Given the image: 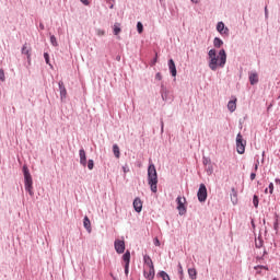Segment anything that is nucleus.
Segmentation results:
<instances>
[{
  "label": "nucleus",
  "mask_w": 280,
  "mask_h": 280,
  "mask_svg": "<svg viewBox=\"0 0 280 280\" xmlns=\"http://www.w3.org/2000/svg\"><path fill=\"white\" fill-rule=\"evenodd\" d=\"M208 56L211 71H218L219 67L223 69L224 65H226V51L224 49H221L219 55L215 52V49H210Z\"/></svg>",
  "instance_id": "obj_1"
},
{
  "label": "nucleus",
  "mask_w": 280,
  "mask_h": 280,
  "mask_svg": "<svg viewBox=\"0 0 280 280\" xmlns=\"http://www.w3.org/2000/svg\"><path fill=\"white\" fill-rule=\"evenodd\" d=\"M148 180L151 187V191H153V194H156V185H159V175L156 174V166H154V164H150L148 167Z\"/></svg>",
  "instance_id": "obj_2"
},
{
  "label": "nucleus",
  "mask_w": 280,
  "mask_h": 280,
  "mask_svg": "<svg viewBox=\"0 0 280 280\" xmlns=\"http://www.w3.org/2000/svg\"><path fill=\"white\" fill-rule=\"evenodd\" d=\"M23 172L25 190L30 194V196H34V182L32 180V174H30V168H27V166H23Z\"/></svg>",
  "instance_id": "obj_3"
},
{
  "label": "nucleus",
  "mask_w": 280,
  "mask_h": 280,
  "mask_svg": "<svg viewBox=\"0 0 280 280\" xmlns=\"http://www.w3.org/2000/svg\"><path fill=\"white\" fill-rule=\"evenodd\" d=\"M236 152H238V154H244V152H246V141L242 137V133L236 136Z\"/></svg>",
  "instance_id": "obj_4"
},
{
  "label": "nucleus",
  "mask_w": 280,
  "mask_h": 280,
  "mask_svg": "<svg viewBox=\"0 0 280 280\" xmlns=\"http://www.w3.org/2000/svg\"><path fill=\"white\" fill-rule=\"evenodd\" d=\"M177 211H179V215H185L187 213V208L185 207V202H187V199L185 197H177Z\"/></svg>",
  "instance_id": "obj_5"
},
{
  "label": "nucleus",
  "mask_w": 280,
  "mask_h": 280,
  "mask_svg": "<svg viewBox=\"0 0 280 280\" xmlns=\"http://www.w3.org/2000/svg\"><path fill=\"white\" fill-rule=\"evenodd\" d=\"M197 197L199 202H205L207 200V186L205 184H200Z\"/></svg>",
  "instance_id": "obj_6"
},
{
  "label": "nucleus",
  "mask_w": 280,
  "mask_h": 280,
  "mask_svg": "<svg viewBox=\"0 0 280 280\" xmlns=\"http://www.w3.org/2000/svg\"><path fill=\"white\" fill-rule=\"evenodd\" d=\"M115 250L118 253V255H121L124 250H126V242L121 240H116L114 243Z\"/></svg>",
  "instance_id": "obj_7"
},
{
  "label": "nucleus",
  "mask_w": 280,
  "mask_h": 280,
  "mask_svg": "<svg viewBox=\"0 0 280 280\" xmlns=\"http://www.w3.org/2000/svg\"><path fill=\"white\" fill-rule=\"evenodd\" d=\"M144 278H147L148 280H153L154 279V266L151 267H144V271H143Z\"/></svg>",
  "instance_id": "obj_8"
},
{
  "label": "nucleus",
  "mask_w": 280,
  "mask_h": 280,
  "mask_svg": "<svg viewBox=\"0 0 280 280\" xmlns=\"http://www.w3.org/2000/svg\"><path fill=\"white\" fill-rule=\"evenodd\" d=\"M217 31L224 36H229V28L224 26L223 22L218 23Z\"/></svg>",
  "instance_id": "obj_9"
},
{
  "label": "nucleus",
  "mask_w": 280,
  "mask_h": 280,
  "mask_svg": "<svg viewBox=\"0 0 280 280\" xmlns=\"http://www.w3.org/2000/svg\"><path fill=\"white\" fill-rule=\"evenodd\" d=\"M22 54L27 56L28 62L32 60V48L27 46V43H25L22 47Z\"/></svg>",
  "instance_id": "obj_10"
},
{
  "label": "nucleus",
  "mask_w": 280,
  "mask_h": 280,
  "mask_svg": "<svg viewBox=\"0 0 280 280\" xmlns=\"http://www.w3.org/2000/svg\"><path fill=\"white\" fill-rule=\"evenodd\" d=\"M133 208L137 213H141V210L143 209V202H141V199L136 198L133 200Z\"/></svg>",
  "instance_id": "obj_11"
},
{
  "label": "nucleus",
  "mask_w": 280,
  "mask_h": 280,
  "mask_svg": "<svg viewBox=\"0 0 280 280\" xmlns=\"http://www.w3.org/2000/svg\"><path fill=\"white\" fill-rule=\"evenodd\" d=\"M168 69L171 71V74L173 75V78H176L177 71H176V63L174 62V59H171L168 61Z\"/></svg>",
  "instance_id": "obj_12"
},
{
  "label": "nucleus",
  "mask_w": 280,
  "mask_h": 280,
  "mask_svg": "<svg viewBox=\"0 0 280 280\" xmlns=\"http://www.w3.org/2000/svg\"><path fill=\"white\" fill-rule=\"evenodd\" d=\"M79 155L81 165H83V167H86V152L84 151V149H81L79 151Z\"/></svg>",
  "instance_id": "obj_13"
},
{
  "label": "nucleus",
  "mask_w": 280,
  "mask_h": 280,
  "mask_svg": "<svg viewBox=\"0 0 280 280\" xmlns=\"http://www.w3.org/2000/svg\"><path fill=\"white\" fill-rule=\"evenodd\" d=\"M228 108H229L230 113H235V110L237 108V98H235L234 101H230L228 103Z\"/></svg>",
  "instance_id": "obj_14"
},
{
  "label": "nucleus",
  "mask_w": 280,
  "mask_h": 280,
  "mask_svg": "<svg viewBox=\"0 0 280 280\" xmlns=\"http://www.w3.org/2000/svg\"><path fill=\"white\" fill-rule=\"evenodd\" d=\"M249 82L252 85L257 84V82H259V75L256 72H252L249 74Z\"/></svg>",
  "instance_id": "obj_15"
},
{
  "label": "nucleus",
  "mask_w": 280,
  "mask_h": 280,
  "mask_svg": "<svg viewBox=\"0 0 280 280\" xmlns=\"http://www.w3.org/2000/svg\"><path fill=\"white\" fill-rule=\"evenodd\" d=\"M83 225H84V229H86V231L91 233V220H89V217H84Z\"/></svg>",
  "instance_id": "obj_16"
},
{
  "label": "nucleus",
  "mask_w": 280,
  "mask_h": 280,
  "mask_svg": "<svg viewBox=\"0 0 280 280\" xmlns=\"http://www.w3.org/2000/svg\"><path fill=\"white\" fill-rule=\"evenodd\" d=\"M144 267H151L154 266V262H152V258L148 255L143 257Z\"/></svg>",
  "instance_id": "obj_17"
},
{
  "label": "nucleus",
  "mask_w": 280,
  "mask_h": 280,
  "mask_svg": "<svg viewBox=\"0 0 280 280\" xmlns=\"http://www.w3.org/2000/svg\"><path fill=\"white\" fill-rule=\"evenodd\" d=\"M122 259L125 261V265L127 266H130V252H126L124 255H122Z\"/></svg>",
  "instance_id": "obj_18"
},
{
  "label": "nucleus",
  "mask_w": 280,
  "mask_h": 280,
  "mask_svg": "<svg viewBox=\"0 0 280 280\" xmlns=\"http://www.w3.org/2000/svg\"><path fill=\"white\" fill-rule=\"evenodd\" d=\"M232 196H231V200L233 202V205H237V190H235V188H232Z\"/></svg>",
  "instance_id": "obj_19"
},
{
  "label": "nucleus",
  "mask_w": 280,
  "mask_h": 280,
  "mask_svg": "<svg viewBox=\"0 0 280 280\" xmlns=\"http://www.w3.org/2000/svg\"><path fill=\"white\" fill-rule=\"evenodd\" d=\"M188 275L191 280H196L198 272L196 271V269L190 268V269H188Z\"/></svg>",
  "instance_id": "obj_20"
},
{
  "label": "nucleus",
  "mask_w": 280,
  "mask_h": 280,
  "mask_svg": "<svg viewBox=\"0 0 280 280\" xmlns=\"http://www.w3.org/2000/svg\"><path fill=\"white\" fill-rule=\"evenodd\" d=\"M120 32H121V24L120 23H115L114 24V34H115V36L119 35Z\"/></svg>",
  "instance_id": "obj_21"
},
{
  "label": "nucleus",
  "mask_w": 280,
  "mask_h": 280,
  "mask_svg": "<svg viewBox=\"0 0 280 280\" xmlns=\"http://www.w3.org/2000/svg\"><path fill=\"white\" fill-rule=\"evenodd\" d=\"M113 152H114V156H116V159H119V156H120L119 145L114 144Z\"/></svg>",
  "instance_id": "obj_22"
},
{
  "label": "nucleus",
  "mask_w": 280,
  "mask_h": 280,
  "mask_svg": "<svg viewBox=\"0 0 280 280\" xmlns=\"http://www.w3.org/2000/svg\"><path fill=\"white\" fill-rule=\"evenodd\" d=\"M213 45H214V47L220 48L221 45H224V42H222V39L215 37L213 40Z\"/></svg>",
  "instance_id": "obj_23"
},
{
  "label": "nucleus",
  "mask_w": 280,
  "mask_h": 280,
  "mask_svg": "<svg viewBox=\"0 0 280 280\" xmlns=\"http://www.w3.org/2000/svg\"><path fill=\"white\" fill-rule=\"evenodd\" d=\"M159 277H161V279H163V280H171L170 275H167V272H165V271H161L159 273Z\"/></svg>",
  "instance_id": "obj_24"
},
{
  "label": "nucleus",
  "mask_w": 280,
  "mask_h": 280,
  "mask_svg": "<svg viewBox=\"0 0 280 280\" xmlns=\"http://www.w3.org/2000/svg\"><path fill=\"white\" fill-rule=\"evenodd\" d=\"M59 89H60V93L61 95H67V89H65V85L62 82H59Z\"/></svg>",
  "instance_id": "obj_25"
},
{
  "label": "nucleus",
  "mask_w": 280,
  "mask_h": 280,
  "mask_svg": "<svg viewBox=\"0 0 280 280\" xmlns=\"http://www.w3.org/2000/svg\"><path fill=\"white\" fill-rule=\"evenodd\" d=\"M255 270L257 271L258 275H261V270H268V267H266V266H256Z\"/></svg>",
  "instance_id": "obj_26"
},
{
  "label": "nucleus",
  "mask_w": 280,
  "mask_h": 280,
  "mask_svg": "<svg viewBox=\"0 0 280 280\" xmlns=\"http://www.w3.org/2000/svg\"><path fill=\"white\" fill-rule=\"evenodd\" d=\"M253 205L256 209L259 207V197H257V195H255L253 198Z\"/></svg>",
  "instance_id": "obj_27"
},
{
  "label": "nucleus",
  "mask_w": 280,
  "mask_h": 280,
  "mask_svg": "<svg viewBox=\"0 0 280 280\" xmlns=\"http://www.w3.org/2000/svg\"><path fill=\"white\" fill-rule=\"evenodd\" d=\"M138 34H143V24L141 22L137 23Z\"/></svg>",
  "instance_id": "obj_28"
},
{
  "label": "nucleus",
  "mask_w": 280,
  "mask_h": 280,
  "mask_svg": "<svg viewBox=\"0 0 280 280\" xmlns=\"http://www.w3.org/2000/svg\"><path fill=\"white\" fill-rule=\"evenodd\" d=\"M50 43L54 47H58V40L56 39V36L54 35L50 36Z\"/></svg>",
  "instance_id": "obj_29"
},
{
  "label": "nucleus",
  "mask_w": 280,
  "mask_h": 280,
  "mask_svg": "<svg viewBox=\"0 0 280 280\" xmlns=\"http://www.w3.org/2000/svg\"><path fill=\"white\" fill-rule=\"evenodd\" d=\"M0 81L5 82V72L3 71V69H0Z\"/></svg>",
  "instance_id": "obj_30"
},
{
  "label": "nucleus",
  "mask_w": 280,
  "mask_h": 280,
  "mask_svg": "<svg viewBox=\"0 0 280 280\" xmlns=\"http://www.w3.org/2000/svg\"><path fill=\"white\" fill-rule=\"evenodd\" d=\"M94 166H95V164H94L93 160H89V162H88V168H89V170H93Z\"/></svg>",
  "instance_id": "obj_31"
},
{
  "label": "nucleus",
  "mask_w": 280,
  "mask_h": 280,
  "mask_svg": "<svg viewBox=\"0 0 280 280\" xmlns=\"http://www.w3.org/2000/svg\"><path fill=\"white\" fill-rule=\"evenodd\" d=\"M275 191V184L270 183L269 184V194H273Z\"/></svg>",
  "instance_id": "obj_32"
},
{
  "label": "nucleus",
  "mask_w": 280,
  "mask_h": 280,
  "mask_svg": "<svg viewBox=\"0 0 280 280\" xmlns=\"http://www.w3.org/2000/svg\"><path fill=\"white\" fill-rule=\"evenodd\" d=\"M155 80H159V81L163 80V75L161 74V72H158L155 74Z\"/></svg>",
  "instance_id": "obj_33"
},
{
  "label": "nucleus",
  "mask_w": 280,
  "mask_h": 280,
  "mask_svg": "<svg viewBox=\"0 0 280 280\" xmlns=\"http://www.w3.org/2000/svg\"><path fill=\"white\" fill-rule=\"evenodd\" d=\"M44 58L47 65H49V54L45 52Z\"/></svg>",
  "instance_id": "obj_34"
},
{
  "label": "nucleus",
  "mask_w": 280,
  "mask_h": 280,
  "mask_svg": "<svg viewBox=\"0 0 280 280\" xmlns=\"http://www.w3.org/2000/svg\"><path fill=\"white\" fill-rule=\"evenodd\" d=\"M81 3H83V5H91V1L90 0H80Z\"/></svg>",
  "instance_id": "obj_35"
},
{
  "label": "nucleus",
  "mask_w": 280,
  "mask_h": 280,
  "mask_svg": "<svg viewBox=\"0 0 280 280\" xmlns=\"http://www.w3.org/2000/svg\"><path fill=\"white\" fill-rule=\"evenodd\" d=\"M255 178H257V174L252 173V174H250V180H255Z\"/></svg>",
  "instance_id": "obj_36"
},
{
  "label": "nucleus",
  "mask_w": 280,
  "mask_h": 280,
  "mask_svg": "<svg viewBox=\"0 0 280 280\" xmlns=\"http://www.w3.org/2000/svg\"><path fill=\"white\" fill-rule=\"evenodd\" d=\"M178 272H179V275H183V265H178Z\"/></svg>",
  "instance_id": "obj_37"
},
{
  "label": "nucleus",
  "mask_w": 280,
  "mask_h": 280,
  "mask_svg": "<svg viewBox=\"0 0 280 280\" xmlns=\"http://www.w3.org/2000/svg\"><path fill=\"white\" fill-rule=\"evenodd\" d=\"M122 172L126 174V173L130 172V170L127 166H122Z\"/></svg>",
  "instance_id": "obj_38"
},
{
  "label": "nucleus",
  "mask_w": 280,
  "mask_h": 280,
  "mask_svg": "<svg viewBox=\"0 0 280 280\" xmlns=\"http://www.w3.org/2000/svg\"><path fill=\"white\" fill-rule=\"evenodd\" d=\"M154 244L155 246H161V242L159 241V238H155Z\"/></svg>",
  "instance_id": "obj_39"
},
{
  "label": "nucleus",
  "mask_w": 280,
  "mask_h": 280,
  "mask_svg": "<svg viewBox=\"0 0 280 280\" xmlns=\"http://www.w3.org/2000/svg\"><path fill=\"white\" fill-rule=\"evenodd\" d=\"M273 229H275V231H277V230L279 229V222H276V223L273 224Z\"/></svg>",
  "instance_id": "obj_40"
},
{
  "label": "nucleus",
  "mask_w": 280,
  "mask_h": 280,
  "mask_svg": "<svg viewBox=\"0 0 280 280\" xmlns=\"http://www.w3.org/2000/svg\"><path fill=\"white\" fill-rule=\"evenodd\" d=\"M261 246H262L261 241H259V243H256V248H261Z\"/></svg>",
  "instance_id": "obj_41"
},
{
  "label": "nucleus",
  "mask_w": 280,
  "mask_h": 280,
  "mask_svg": "<svg viewBox=\"0 0 280 280\" xmlns=\"http://www.w3.org/2000/svg\"><path fill=\"white\" fill-rule=\"evenodd\" d=\"M128 268H130V266L125 265V273L128 275Z\"/></svg>",
  "instance_id": "obj_42"
},
{
  "label": "nucleus",
  "mask_w": 280,
  "mask_h": 280,
  "mask_svg": "<svg viewBox=\"0 0 280 280\" xmlns=\"http://www.w3.org/2000/svg\"><path fill=\"white\" fill-rule=\"evenodd\" d=\"M275 183H276V185L280 186V179L279 178H276Z\"/></svg>",
  "instance_id": "obj_43"
},
{
  "label": "nucleus",
  "mask_w": 280,
  "mask_h": 280,
  "mask_svg": "<svg viewBox=\"0 0 280 280\" xmlns=\"http://www.w3.org/2000/svg\"><path fill=\"white\" fill-rule=\"evenodd\" d=\"M258 168H259V165L256 164V165H255V172H257Z\"/></svg>",
  "instance_id": "obj_44"
},
{
  "label": "nucleus",
  "mask_w": 280,
  "mask_h": 280,
  "mask_svg": "<svg viewBox=\"0 0 280 280\" xmlns=\"http://www.w3.org/2000/svg\"><path fill=\"white\" fill-rule=\"evenodd\" d=\"M101 36H104V31L98 32Z\"/></svg>",
  "instance_id": "obj_45"
},
{
  "label": "nucleus",
  "mask_w": 280,
  "mask_h": 280,
  "mask_svg": "<svg viewBox=\"0 0 280 280\" xmlns=\"http://www.w3.org/2000/svg\"><path fill=\"white\" fill-rule=\"evenodd\" d=\"M192 1V3H198V0H191Z\"/></svg>",
  "instance_id": "obj_46"
},
{
  "label": "nucleus",
  "mask_w": 280,
  "mask_h": 280,
  "mask_svg": "<svg viewBox=\"0 0 280 280\" xmlns=\"http://www.w3.org/2000/svg\"><path fill=\"white\" fill-rule=\"evenodd\" d=\"M153 65H156V58L154 59Z\"/></svg>",
  "instance_id": "obj_47"
},
{
  "label": "nucleus",
  "mask_w": 280,
  "mask_h": 280,
  "mask_svg": "<svg viewBox=\"0 0 280 280\" xmlns=\"http://www.w3.org/2000/svg\"><path fill=\"white\" fill-rule=\"evenodd\" d=\"M265 194H268V188L265 189Z\"/></svg>",
  "instance_id": "obj_48"
},
{
  "label": "nucleus",
  "mask_w": 280,
  "mask_h": 280,
  "mask_svg": "<svg viewBox=\"0 0 280 280\" xmlns=\"http://www.w3.org/2000/svg\"><path fill=\"white\" fill-rule=\"evenodd\" d=\"M107 3H110V0H106Z\"/></svg>",
  "instance_id": "obj_49"
},
{
  "label": "nucleus",
  "mask_w": 280,
  "mask_h": 280,
  "mask_svg": "<svg viewBox=\"0 0 280 280\" xmlns=\"http://www.w3.org/2000/svg\"><path fill=\"white\" fill-rule=\"evenodd\" d=\"M110 9H113V4L110 5Z\"/></svg>",
  "instance_id": "obj_50"
},
{
  "label": "nucleus",
  "mask_w": 280,
  "mask_h": 280,
  "mask_svg": "<svg viewBox=\"0 0 280 280\" xmlns=\"http://www.w3.org/2000/svg\"><path fill=\"white\" fill-rule=\"evenodd\" d=\"M163 126H164V125H163V122H162V129H163Z\"/></svg>",
  "instance_id": "obj_51"
}]
</instances>
